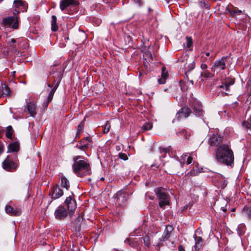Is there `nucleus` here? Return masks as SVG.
Segmentation results:
<instances>
[{
	"mask_svg": "<svg viewBox=\"0 0 251 251\" xmlns=\"http://www.w3.org/2000/svg\"><path fill=\"white\" fill-rule=\"evenodd\" d=\"M216 159L219 163L231 166L234 160L233 152L228 145H222L216 151Z\"/></svg>",
	"mask_w": 251,
	"mask_h": 251,
	"instance_id": "nucleus-1",
	"label": "nucleus"
},
{
	"mask_svg": "<svg viewBox=\"0 0 251 251\" xmlns=\"http://www.w3.org/2000/svg\"><path fill=\"white\" fill-rule=\"evenodd\" d=\"M81 156H75L73 158L74 163L72 165L73 171L77 176L83 177L91 174L89 163L83 160H80Z\"/></svg>",
	"mask_w": 251,
	"mask_h": 251,
	"instance_id": "nucleus-2",
	"label": "nucleus"
},
{
	"mask_svg": "<svg viewBox=\"0 0 251 251\" xmlns=\"http://www.w3.org/2000/svg\"><path fill=\"white\" fill-rule=\"evenodd\" d=\"M154 192L159 200V205L160 207L164 208L165 206L170 204V197L164 188H157Z\"/></svg>",
	"mask_w": 251,
	"mask_h": 251,
	"instance_id": "nucleus-3",
	"label": "nucleus"
},
{
	"mask_svg": "<svg viewBox=\"0 0 251 251\" xmlns=\"http://www.w3.org/2000/svg\"><path fill=\"white\" fill-rule=\"evenodd\" d=\"M2 24L7 27H11L13 29H17L18 27V21L17 17L14 16L8 17L3 18Z\"/></svg>",
	"mask_w": 251,
	"mask_h": 251,
	"instance_id": "nucleus-4",
	"label": "nucleus"
},
{
	"mask_svg": "<svg viewBox=\"0 0 251 251\" xmlns=\"http://www.w3.org/2000/svg\"><path fill=\"white\" fill-rule=\"evenodd\" d=\"M228 56H224L219 60H216L213 67L212 70L214 72L218 73L221 70H223L226 68V63Z\"/></svg>",
	"mask_w": 251,
	"mask_h": 251,
	"instance_id": "nucleus-5",
	"label": "nucleus"
},
{
	"mask_svg": "<svg viewBox=\"0 0 251 251\" xmlns=\"http://www.w3.org/2000/svg\"><path fill=\"white\" fill-rule=\"evenodd\" d=\"M192 113L191 110L187 106L182 107L179 110L176 115V118L173 120L174 123L175 120H180L183 118H188Z\"/></svg>",
	"mask_w": 251,
	"mask_h": 251,
	"instance_id": "nucleus-6",
	"label": "nucleus"
},
{
	"mask_svg": "<svg viewBox=\"0 0 251 251\" xmlns=\"http://www.w3.org/2000/svg\"><path fill=\"white\" fill-rule=\"evenodd\" d=\"M17 166V163L14 162L9 156H7L2 163L3 169L8 171L16 169Z\"/></svg>",
	"mask_w": 251,
	"mask_h": 251,
	"instance_id": "nucleus-7",
	"label": "nucleus"
},
{
	"mask_svg": "<svg viewBox=\"0 0 251 251\" xmlns=\"http://www.w3.org/2000/svg\"><path fill=\"white\" fill-rule=\"evenodd\" d=\"M129 197V195L124 190H121L116 194L117 202L122 205L125 203Z\"/></svg>",
	"mask_w": 251,
	"mask_h": 251,
	"instance_id": "nucleus-8",
	"label": "nucleus"
},
{
	"mask_svg": "<svg viewBox=\"0 0 251 251\" xmlns=\"http://www.w3.org/2000/svg\"><path fill=\"white\" fill-rule=\"evenodd\" d=\"M60 83L59 80H58L57 81H54L53 83L52 84L48 83V86L50 88H51V89L49 92V94L48 97V103L51 101V100L52 99L53 95L57 89V87H58Z\"/></svg>",
	"mask_w": 251,
	"mask_h": 251,
	"instance_id": "nucleus-9",
	"label": "nucleus"
},
{
	"mask_svg": "<svg viewBox=\"0 0 251 251\" xmlns=\"http://www.w3.org/2000/svg\"><path fill=\"white\" fill-rule=\"evenodd\" d=\"M68 211L70 212H74L76 207L75 201L71 196L67 197L65 201Z\"/></svg>",
	"mask_w": 251,
	"mask_h": 251,
	"instance_id": "nucleus-10",
	"label": "nucleus"
},
{
	"mask_svg": "<svg viewBox=\"0 0 251 251\" xmlns=\"http://www.w3.org/2000/svg\"><path fill=\"white\" fill-rule=\"evenodd\" d=\"M191 106L195 115L198 116H202L203 115V111L201 103L197 100H194L191 103Z\"/></svg>",
	"mask_w": 251,
	"mask_h": 251,
	"instance_id": "nucleus-11",
	"label": "nucleus"
},
{
	"mask_svg": "<svg viewBox=\"0 0 251 251\" xmlns=\"http://www.w3.org/2000/svg\"><path fill=\"white\" fill-rule=\"evenodd\" d=\"M5 210L6 213L11 216H19L21 213V209L19 208H14L9 205H6L5 207Z\"/></svg>",
	"mask_w": 251,
	"mask_h": 251,
	"instance_id": "nucleus-12",
	"label": "nucleus"
},
{
	"mask_svg": "<svg viewBox=\"0 0 251 251\" xmlns=\"http://www.w3.org/2000/svg\"><path fill=\"white\" fill-rule=\"evenodd\" d=\"M222 141V138L218 135L213 134L209 138L208 144L211 146H217L219 145Z\"/></svg>",
	"mask_w": 251,
	"mask_h": 251,
	"instance_id": "nucleus-13",
	"label": "nucleus"
},
{
	"mask_svg": "<svg viewBox=\"0 0 251 251\" xmlns=\"http://www.w3.org/2000/svg\"><path fill=\"white\" fill-rule=\"evenodd\" d=\"M54 214L56 218L59 220H61L64 219L67 216V212L64 206H60L55 211Z\"/></svg>",
	"mask_w": 251,
	"mask_h": 251,
	"instance_id": "nucleus-14",
	"label": "nucleus"
},
{
	"mask_svg": "<svg viewBox=\"0 0 251 251\" xmlns=\"http://www.w3.org/2000/svg\"><path fill=\"white\" fill-rule=\"evenodd\" d=\"M174 230V227L172 226L168 225L166 226L165 231L163 233V235L160 238V241H165L167 240L170 237L171 233Z\"/></svg>",
	"mask_w": 251,
	"mask_h": 251,
	"instance_id": "nucleus-15",
	"label": "nucleus"
},
{
	"mask_svg": "<svg viewBox=\"0 0 251 251\" xmlns=\"http://www.w3.org/2000/svg\"><path fill=\"white\" fill-rule=\"evenodd\" d=\"M14 4L16 8L19 10L21 12L26 11L27 8V6L26 3L22 0H15Z\"/></svg>",
	"mask_w": 251,
	"mask_h": 251,
	"instance_id": "nucleus-16",
	"label": "nucleus"
},
{
	"mask_svg": "<svg viewBox=\"0 0 251 251\" xmlns=\"http://www.w3.org/2000/svg\"><path fill=\"white\" fill-rule=\"evenodd\" d=\"M75 0H62L60 3V8L63 11L70 5L75 4Z\"/></svg>",
	"mask_w": 251,
	"mask_h": 251,
	"instance_id": "nucleus-17",
	"label": "nucleus"
},
{
	"mask_svg": "<svg viewBox=\"0 0 251 251\" xmlns=\"http://www.w3.org/2000/svg\"><path fill=\"white\" fill-rule=\"evenodd\" d=\"M63 195V191L59 187V186H56L53 189L51 198L53 199H58Z\"/></svg>",
	"mask_w": 251,
	"mask_h": 251,
	"instance_id": "nucleus-18",
	"label": "nucleus"
},
{
	"mask_svg": "<svg viewBox=\"0 0 251 251\" xmlns=\"http://www.w3.org/2000/svg\"><path fill=\"white\" fill-rule=\"evenodd\" d=\"M224 82H222V84L220 85L219 87L225 89L226 91H228L229 86L234 83V79H224Z\"/></svg>",
	"mask_w": 251,
	"mask_h": 251,
	"instance_id": "nucleus-19",
	"label": "nucleus"
},
{
	"mask_svg": "<svg viewBox=\"0 0 251 251\" xmlns=\"http://www.w3.org/2000/svg\"><path fill=\"white\" fill-rule=\"evenodd\" d=\"M195 245L194 246L195 251H198L202 245L203 240L200 236L195 235Z\"/></svg>",
	"mask_w": 251,
	"mask_h": 251,
	"instance_id": "nucleus-20",
	"label": "nucleus"
},
{
	"mask_svg": "<svg viewBox=\"0 0 251 251\" xmlns=\"http://www.w3.org/2000/svg\"><path fill=\"white\" fill-rule=\"evenodd\" d=\"M27 111L31 117H35L36 115V105L32 102H29L27 104Z\"/></svg>",
	"mask_w": 251,
	"mask_h": 251,
	"instance_id": "nucleus-21",
	"label": "nucleus"
},
{
	"mask_svg": "<svg viewBox=\"0 0 251 251\" xmlns=\"http://www.w3.org/2000/svg\"><path fill=\"white\" fill-rule=\"evenodd\" d=\"M185 83H189V85L191 84L192 85L194 84V81L192 79H180L179 84L181 90L183 91L187 90V87H186L184 85Z\"/></svg>",
	"mask_w": 251,
	"mask_h": 251,
	"instance_id": "nucleus-22",
	"label": "nucleus"
},
{
	"mask_svg": "<svg viewBox=\"0 0 251 251\" xmlns=\"http://www.w3.org/2000/svg\"><path fill=\"white\" fill-rule=\"evenodd\" d=\"M9 152H17L19 149V144L17 142L10 144L8 147Z\"/></svg>",
	"mask_w": 251,
	"mask_h": 251,
	"instance_id": "nucleus-23",
	"label": "nucleus"
},
{
	"mask_svg": "<svg viewBox=\"0 0 251 251\" xmlns=\"http://www.w3.org/2000/svg\"><path fill=\"white\" fill-rule=\"evenodd\" d=\"M51 29L52 31H56L58 29V26L57 25V18L55 15L51 16Z\"/></svg>",
	"mask_w": 251,
	"mask_h": 251,
	"instance_id": "nucleus-24",
	"label": "nucleus"
},
{
	"mask_svg": "<svg viewBox=\"0 0 251 251\" xmlns=\"http://www.w3.org/2000/svg\"><path fill=\"white\" fill-rule=\"evenodd\" d=\"M16 42V40L13 38L11 39L8 42V46L14 52H18L16 45L15 44Z\"/></svg>",
	"mask_w": 251,
	"mask_h": 251,
	"instance_id": "nucleus-25",
	"label": "nucleus"
},
{
	"mask_svg": "<svg viewBox=\"0 0 251 251\" xmlns=\"http://www.w3.org/2000/svg\"><path fill=\"white\" fill-rule=\"evenodd\" d=\"M61 186L62 187L68 190L70 187V183L68 180L64 176L61 177Z\"/></svg>",
	"mask_w": 251,
	"mask_h": 251,
	"instance_id": "nucleus-26",
	"label": "nucleus"
},
{
	"mask_svg": "<svg viewBox=\"0 0 251 251\" xmlns=\"http://www.w3.org/2000/svg\"><path fill=\"white\" fill-rule=\"evenodd\" d=\"M126 243H129V246L131 247H132V248H136L137 249L140 248V247L139 246V243L134 241V240H132V241H130L129 239H126L125 240V241Z\"/></svg>",
	"mask_w": 251,
	"mask_h": 251,
	"instance_id": "nucleus-27",
	"label": "nucleus"
},
{
	"mask_svg": "<svg viewBox=\"0 0 251 251\" xmlns=\"http://www.w3.org/2000/svg\"><path fill=\"white\" fill-rule=\"evenodd\" d=\"M2 94L5 96H9L10 93V90L9 87L5 84L1 85Z\"/></svg>",
	"mask_w": 251,
	"mask_h": 251,
	"instance_id": "nucleus-28",
	"label": "nucleus"
},
{
	"mask_svg": "<svg viewBox=\"0 0 251 251\" xmlns=\"http://www.w3.org/2000/svg\"><path fill=\"white\" fill-rule=\"evenodd\" d=\"M152 127V125L150 122H147L145 123L142 126L141 129L143 131L150 130Z\"/></svg>",
	"mask_w": 251,
	"mask_h": 251,
	"instance_id": "nucleus-29",
	"label": "nucleus"
},
{
	"mask_svg": "<svg viewBox=\"0 0 251 251\" xmlns=\"http://www.w3.org/2000/svg\"><path fill=\"white\" fill-rule=\"evenodd\" d=\"M91 146V144H89L88 143L85 144H77L76 145V147L79 150L85 151L86 149H88L89 147Z\"/></svg>",
	"mask_w": 251,
	"mask_h": 251,
	"instance_id": "nucleus-30",
	"label": "nucleus"
},
{
	"mask_svg": "<svg viewBox=\"0 0 251 251\" xmlns=\"http://www.w3.org/2000/svg\"><path fill=\"white\" fill-rule=\"evenodd\" d=\"M13 129L11 126H9L7 127L6 130V136L8 138H11L12 136Z\"/></svg>",
	"mask_w": 251,
	"mask_h": 251,
	"instance_id": "nucleus-31",
	"label": "nucleus"
},
{
	"mask_svg": "<svg viewBox=\"0 0 251 251\" xmlns=\"http://www.w3.org/2000/svg\"><path fill=\"white\" fill-rule=\"evenodd\" d=\"M177 134L178 135H183L185 139L188 138V137L190 136V133L185 129H183L182 130L177 132Z\"/></svg>",
	"mask_w": 251,
	"mask_h": 251,
	"instance_id": "nucleus-32",
	"label": "nucleus"
},
{
	"mask_svg": "<svg viewBox=\"0 0 251 251\" xmlns=\"http://www.w3.org/2000/svg\"><path fill=\"white\" fill-rule=\"evenodd\" d=\"M111 126L109 122L107 121L105 125L103 126L102 131L104 133H107L110 128Z\"/></svg>",
	"mask_w": 251,
	"mask_h": 251,
	"instance_id": "nucleus-33",
	"label": "nucleus"
},
{
	"mask_svg": "<svg viewBox=\"0 0 251 251\" xmlns=\"http://www.w3.org/2000/svg\"><path fill=\"white\" fill-rule=\"evenodd\" d=\"M83 219L82 216H79L77 217V219L76 220V221L75 222L76 227H78V228H80L81 224L83 222Z\"/></svg>",
	"mask_w": 251,
	"mask_h": 251,
	"instance_id": "nucleus-34",
	"label": "nucleus"
},
{
	"mask_svg": "<svg viewBox=\"0 0 251 251\" xmlns=\"http://www.w3.org/2000/svg\"><path fill=\"white\" fill-rule=\"evenodd\" d=\"M84 127V122H81L77 127V131L76 134V137H79L80 132L82 130Z\"/></svg>",
	"mask_w": 251,
	"mask_h": 251,
	"instance_id": "nucleus-35",
	"label": "nucleus"
},
{
	"mask_svg": "<svg viewBox=\"0 0 251 251\" xmlns=\"http://www.w3.org/2000/svg\"><path fill=\"white\" fill-rule=\"evenodd\" d=\"M168 77V71L165 67H163L162 68V78H167Z\"/></svg>",
	"mask_w": 251,
	"mask_h": 251,
	"instance_id": "nucleus-36",
	"label": "nucleus"
},
{
	"mask_svg": "<svg viewBox=\"0 0 251 251\" xmlns=\"http://www.w3.org/2000/svg\"><path fill=\"white\" fill-rule=\"evenodd\" d=\"M200 6L201 8L209 9V5L204 1H201L200 2Z\"/></svg>",
	"mask_w": 251,
	"mask_h": 251,
	"instance_id": "nucleus-37",
	"label": "nucleus"
},
{
	"mask_svg": "<svg viewBox=\"0 0 251 251\" xmlns=\"http://www.w3.org/2000/svg\"><path fill=\"white\" fill-rule=\"evenodd\" d=\"M143 241L145 246L149 247L150 245V238L148 236H145L143 237Z\"/></svg>",
	"mask_w": 251,
	"mask_h": 251,
	"instance_id": "nucleus-38",
	"label": "nucleus"
},
{
	"mask_svg": "<svg viewBox=\"0 0 251 251\" xmlns=\"http://www.w3.org/2000/svg\"><path fill=\"white\" fill-rule=\"evenodd\" d=\"M91 139L89 136H87L86 137H85L84 139H82L80 141V144H85L88 143L89 144H91Z\"/></svg>",
	"mask_w": 251,
	"mask_h": 251,
	"instance_id": "nucleus-39",
	"label": "nucleus"
},
{
	"mask_svg": "<svg viewBox=\"0 0 251 251\" xmlns=\"http://www.w3.org/2000/svg\"><path fill=\"white\" fill-rule=\"evenodd\" d=\"M186 42H187V48H190L193 44V41L191 37H186Z\"/></svg>",
	"mask_w": 251,
	"mask_h": 251,
	"instance_id": "nucleus-40",
	"label": "nucleus"
},
{
	"mask_svg": "<svg viewBox=\"0 0 251 251\" xmlns=\"http://www.w3.org/2000/svg\"><path fill=\"white\" fill-rule=\"evenodd\" d=\"M201 77H204L205 78H209L212 77V75L210 73L207 71H204L201 73Z\"/></svg>",
	"mask_w": 251,
	"mask_h": 251,
	"instance_id": "nucleus-41",
	"label": "nucleus"
},
{
	"mask_svg": "<svg viewBox=\"0 0 251 251\" xmlns=\"http://www.w3.org/2000/svg\"><path fill=\"white\" fill-rule=\"evenodd\" d=\"M119 158L124 160H126L128 159V157L126 154L124 153L120 152L118 154Z\"/></svg>",
	"mask_w": 251,
	"mask_h": 251,
	"instance_id": "nucleus-42",
	"label": "nucleus"
},
{
	"mask_svg": "<svg viewBox=\"0 0 251 251\" xmlns=\"http://www.w3.org/2000/svg\"><path fill=\"white\" fill-rule=\"evenodd\" d=\"M242 126L246 129H249L251 127V123H250L247 121H244L242 123Z\"/></svg>",
	"mask_w": 251,
	"mask_h": 251,
	"instance_id": "nucleus-43",
	"label": "nucleus"
},
{
	"mask_svg": "<svg viewBox=\"0 0 251 251\" xmlns=\"http://www.w3.org/2000/svg\"><path fill=\"white\" fill-rule=\"evenodd\" d=\"M226 10L227 11L231 16L234 15L235 14H236L237 11L235 10H230L227 7H226Z\"/></svg>",
	"mask_w": 251,
	"mask_h": 251,
	"instance_id": "nucleus-44",
	"label": "nucleus"
},
{
	"mask_svg": "<svg viewBox=\"0 0 251 251\" xmlns=\"http://www.w3.org/2000/svg\"><path fill=\"white\" fill-rule=\"evenodd\" d=\"M246 214L249 218H251V210L249 208H247L246 210Z\"/></svg>",
	"mask_w": 251,
	"mask_h": 251,
	"instance_id": "nucleus-45",
	"label": "nucleus"
},
{
	"mask_svg": "<svg viewBox=\"0 0 251 251\" xmlns=\"http://www.w3.org/2000/svg\"><path fill=\"white\" fill-rule=\"evenodd\" d=\"M134 2L138 4L139 6H141L143 5L142 0H133Z\"/></svg>",
	"mask_w": 251,
	"mask_h": 251,
	"instance_id": "nucleus-46",
	"label": "nucleus"
},
{
	"mask_svg": "<svg viewBox=\"0 0 251 251\" xmlns=\"http://www.w3.org/2000/svg\"><path fill=\"white\" fill-rule=\"evenodd\" d=\"M192 160H193V158L192 157H191V156L188 157V158L187 159V164H191L192 162Z\"/></svg>",
	"mask_w": 251,
	"mask_h": 251,
	"instance_id": "nucleus-47",
	"label": "nucleus"
},
{
	"mask_svg": "<svg viewBox=\"0 0 251 251\" xmlns=\"http://www.w3.org/2000/svg\"><path fill=\"white\" fill-rule=\"evenodd\" d=\"M145 55L147 56H149L150 57V58L152 60L153 59V56H152V55L151 54V52H149V51H148L147 52L145 53Z\"/></svg>",
	"mask_w": 251,
	"mask_h": 251,
	"instance_id": "nucleus-48",
	"label": "nucleus"
},
{
	"mask_svg": "<svg viewBox=\"0 0 251 251\" xmlns=\"http://www.w3.org/2000/svg\"><path fill=\"white\" fill-rule=\"evenodd\" d=\"M158 82L160 84H163L166 83V79H158Z\"/></svg>",
	"mask_w": 251,
	"mask_h": 251,
	"instance_id": "nucleus-49",
	"label": "nucleus"
},
{
	"mask_svg": "<svg viewBox=\"0 0 251 251\" xmlns=\"http://www.w3.org/2000/svg\"><path fill=\"white\" fill-rule=\"evenodd\" d=\"M178 251H185V250L182 245H179L178 248Z\"/></svg>",
	"mask_w": 251,
	"mask_h": 251,
	"instance_id": "nucleus-50",
	"label": "nucleus"
},
{
	"mask_svg": "<svg viewBox=\"0 0 251 251\" xmlns=\"http://www.w3.org/2000/svg\"><path fill=\"white\" fill-rule=\"evenodd\" d=\"M201 68L203 70L207 68V65L205 64H202L201 65Z\"/></svg>",
	"mask_w": 251,
	"mask_h": 251,
	"instance_id": "nucleus-51",
	"label": "nucleus"
},
{
	"mask_svg": "<svg viewBox=\"0 0 251 251\" xmlns=\"http://www.w3.org/2000/svg\"><path fill=\"white\" fill-rule=\"evenodd\" d=\"M19 12H21L20 11H19V10H17L16 9L15 10L14 12V14L15 15V14H17L19 13Z\"/></svg>",
	"mask_w": 251,
	"mask_h": 251,
	"instance_id": "nucleus-52",
	"label": "nucleus"
},
{
	"mask_svg": "<svg viewBox=\"0 0 251 251\" xmlns=\"http://www.w3.org/2000/svg\"><path fill=\"white\" fill-rule=\"evenodd\" d=\"M191 69H193L195 67V64H194V62H193L191 64Z\"/></svg>",
	"mask_w": 251,
	"mask_h": 251,
	"instance_id": "nucleus-53",
	"label": "nucleus"
},
{
	"mask_svg": "<svg viewBox=\"0 0 251 251\" xmlns=\"http://www.w3.org/2000/svg\"><path fill=\"white\" fill-rule=\"evenodd\" d=\"M3 147L0 144V154L2 152Z\"/></svg>",
	"mask_w": 251,
	"mask_h": 251,
	"instance_id": "nucleus-54",
	"label": "nucleus"
},
{
	"mask_svg": "<svg viewBox=\"0 0 251 251\" xmlns=\"http://www.w3.org/2000/svg\"><path fill=\"white\" fill-rule=\"evenodd\" d=\"M236 11H237L236 14H238V15L242 13V11L240 10H238Z\"/></svg>",
	"mask_w": 251,
	"mask_h": 251,
	"instance_id": "nucleus-55",
	"label": "nucleus"
},
{
	"mask_svg": "<svg viewBox=\"0 0 251 251\" xmlns=\"http://www.w3.org/2000/svg\"><path fill=\"white\" fill-rule=\"evenodd\" d=\"M15 73H16V72H15V71H13V72H12V76L13 77H15Z\"/></svg>",
	"mask_w": 251,
	"mask_h": 251,
	"instance_id": "nucleus-56",
	"label": "nucleus"
},
{
	"mask_svg": "<svg viewBox=\"0 0 251 251\" xmlns=\"http://www.w3.org/2000/svg\"><path fill=\"white\" fill-rule=\"evenodd\" d=\"M167 149H162V151L163 152H167Z\"/></svg>",
	"mask_w": 251,
	"mask_h": 251,
	"instance_id": "nucleus-57",
	"label": "nucleus"
},
{
	"mask_svg": "<svg viewBox=\"0 0 251 251\" xmlns=\"http://www.w3.org/2000/svg\"><path fill=\"white\" fill-rule=\"evenodd\" d=\"M50 69H51L52 71H54V70H56V67L53 66V67H51Z\"/></svg>",
	"mask_w": 251,
	"mask_h": 251,
	"instance_id": "nucleus-58",
	"label": "nucleus"
},
{
	"mask_svg": "<svg viewBox=\"0 0 251 251\" xmlns=\"http://www.w3.org/2000/svg\"><path fill=\"white\" fill-rule=\"evenodd\" d=\"M205 55L207 56H209L210 55V52H207L205 53Z\"/></svg>",
	"mask_w": 251,
	"mask_h": 251,
	"instance_id": "nucleus-59",
	"label": "nucleus"
},
{
	"mask_svg": "<svg viewBox=\"0 0 251 251\" xmlns=\"http://www.w3.org/2000/svg\"><path fill=\"white\" fill-rule=\"evenodd\" d=\"M185 86L186 87H187V88H188V87L189 86V83H185Z\"/></svg>",
	"mask_w": 251,
	"mask_h": 251,
	"instance_id": "nucleus-60",
	"label": "nucleus"
},
{
	"mask_svg": "<svg viewBox=\"0 0 251 251\" xmlns=\"http://www.w3.org/2000/svg\"><path fill=\"white\" fill-rule=\"evenodd\" d=\"M222 210H223V211H224V212H226V208H223L222 209Z\"/></svg>",
	"mask_w": 251,
	"mask_h": 251,
	"instance_id": "nucleus-61",
	"label": "nucleus"
},
{
	"mask_svg": "<svg viewBox=\"0 0 251 251\" xmlns=\"http://www.w3.org/2000/svg\"><path fill=\"white\" fill-rule=\"evenodd\" d=\"M250 83H251V79H250V80L248 81V82L247 84H248V85H249Z\"/></svg>",
	"mask_w": 251,
	"mask_h": 251,
	"instance_id": "nucleus-62",
	"label": "nucleus"
},
{
	"mask_svg": "<svg viewBox=\"0 0 251 251\" xmlns=\"http://www.w3.org/2000/svg\"><path fill=\"white\" fill-rule=\"evenodd\" d=\"M137 249V251H140V248H138V249Z\"/></svg>",
	"mask_w": 251,
	"mask_h": 251,
	"instance_id": "nucleus-63",
	"label": "nucleus"
},
{
	"mask_svg": "<svg viewBox=\"0 0 251 251\" xmlns=\"http://www.w3.org/2000/svg\"><path fill=\"white\" fill-rule=\"evenodd\" d=\"M101 180H104V178L101 177Z\"/></svg>",
	"mask_w": 251,
	"mask_h": 251,
	"instance_id": "nucleus-64",
	"label": "nucleus"
}]
</instances>
